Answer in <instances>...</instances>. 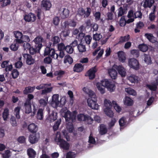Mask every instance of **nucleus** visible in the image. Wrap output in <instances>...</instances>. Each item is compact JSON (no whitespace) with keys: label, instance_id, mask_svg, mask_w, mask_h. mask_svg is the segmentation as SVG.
Segmentation results:
<instances>
[{"label":"nucleus","instance_id":"c9c22d12","mask_svg":"<svg viewBox=\"0 0 158 158\" xmlns=\"http://www.w3.org/2000/svg\"><path fill=\"white\" fill-rule=\"evenodd\" d=\"M105 114L108 116L112 118L114 116V113L111 108H105L104 110Z\"/></svg>","mask_w":158,"mask_h":158},{"label":"nucleus","instance_id":"bf43d9fd","mask_svg":"<svg viewBox=\"0 0 158 158\" xmlns=\"http://www.w3.org/2000/svg\"><path fill=\"white\" fill-rule=\"evenodd\" d=\"M57 48L58 50L60 51H64L65 50V47L63 43L58 44L57 45Z\"/></svg>","mask_w":158,"mask_h":158},{"label":"nucleus","instance_id":"6ab92c4d","mask_svg":"<svg viewBox=\"0 0 158 158\" xmlns=\"http://www.w3.org/2000/svg\"><path fill=\"white\" fill-rule=\"evenodd\" d=\"M41 6L46 10H48L52 6L51 3L49 0H43Z\"/></svg>","mask_w":158,"mask_h":158},{"label":"nucleus","instance_id":"2eb2a0df","mask_svg":"<svg viewBox=\"0 0 158 158\" xmlns=\"http://www.w3.org/2000/svg\"><path fill=\"white\" fill-rule=\"evenodd\" d=\"M59 13L61 18L62 19H64L69 17V11L68 9L63 8L60 9Z\"/></svg>","mask_w":158,"mask_h":158},{"label":"nucleus","instance_id":"37998d69","mask_svg":"<svg viewBox=\"0 0 158 158\" xmlns=\"http://www.w3.org/2000/svg\"><path fill=\"white\" fill-rule=\"evenodd\" d=\"M61 122V118H59L55 122V123L53 127V129L54 131H55L57 130Z\"/></svg>","mask_w":158,"mask_h":158},{"label":"nucleus","instance_id":"4468645a","mask_svg":"<svg viewBox=\"0 0 158 158\" xmlns=\"http://www.w3.org/2000/svg\"><path fill=\"white\" fill-rule=\"evenodd\" d=\"M114 68H115L118 72L119 74L122 77H124L126 75V72L125 69L121 65L118 66L117 65H114Z\"/></svg>","mask_w":158,"mask_h":158},{"label":"nucleus","instance_id":"f3484780","mask_svg":"<svg viewBox=\"0 0 158 158\" xmlns=\"http://www.w3.org/2000/svg\"><path fill=\"white\" fill-rule=\"evenodd\" d=\"M115 68H114V65L112 68L108 70V73L111 77L113 79H115L117 75V72L115 69Z\"/></svg>","mask_w":158,"mask_h":158},{"label":"nucleus","instance_id":"49530a36","mask_svg":"<svg viewBox=\"0 0 158 158\" xmlns=\"http://www.w3.org/2000/svg\"><path fill=\"white\" fill-rule=\"evenodd\" d=\"M73 62V60L72 57L69 56H66L64 57V63H68L69 64H71Z\"/></svg>","mask_w":158,"mask_h":158},{"label":"nucleus","instance_id":"a211bd4d","mask_svg":"<svg viewBox=\"0 0 158 158\" xmlns=\"http://www.w3.org/2000/svg\"><path fill=\"white\" fill-rule=\"evenodd\" d=\"M47 85L45 86L44 89L42 90L41 94L43 95L46 94H47L50 93L52 89V87H49L51 86V84H46Z\"/></svg>","mask_w":158,"mask_h":158},{"label":"nucleus","instance_id":"423d86ee","mask_svg":"<svg viewBox=\"0 0 158 158\" xmlns=\"http://www.w3.org/2000/svg\"><path fill=\"white\" fill-rule=\"evenodd\" d=\"M97 98H88L87 100L88 105L90 107L93 109L98 110L99 106L97 103Z\"/></svg>","mask_w":158,"mask_h":158},{"label":"nucleus","instance_id":"4be33fe9","mask_svg":"<svg viewBox=\"0 0 158 158\" xmlns=\"http://www.w3.org/2000/svg\"><path fill=\"white\" fill-rule=\"evenodd\" d=\"M27 153L29 158H35L36 155V152L32 148H30L27 149Z\"/></svg>","mask_w":158,"mask_h":158},{"label":"nucleus","instance_id":"9b49d317","mask_svg":"<svg viewBox=\"0 0 158 158\" xmlns=\"http://www.w3.org/2000/svg\"><path fill=\"white\" fill-rule=\"evenodd\" d=\"M24 19L26 22H32L36 19V17L35 14L31 12L25 15Z\"/></svg>","mask_w":158,"mask_h":158},{"label":"nucleus","instance_id":"473e14b6","mask_svg":"<svg viewBox=\"0 0 158 158\" xmlns=\"http://www.w3.org/2000/svg\"><path fill=\"white\" fill-rule=\"evenodd\" d=\"M83 67L81 64H76L73 70L75 72H81L83 69Z\"/></svg>","mask_w":158,"mask_h":158},{"label":"nucleus","instance_id":"5fc2aeb1","mask_svg":"<svg viewBox=\"0 0 158 158\" xmlns=\"http://www.w3.org/2000/svg\"><path fill=\"white\" fill-rule=\"evenodd\" d=\"M86 9V10H84L85 15H84V17L85 18H87L89 16L91 11V9L90 7H87Z\"/></svg>","mask_w":158,"mask_h":158},{"label":"nucleus","instance_id":"de8ad7c7","mask_svg":"<svg viewBox=\"0 0 158 158\" xmlns=\"http://www.w3.org/2000/svg\"><path fill=\"white\" fill-rule=\"evenodd\" d=\"M139 48L141 51L143 52H145L148 50V47L147 45L142 44L139 45Z\"/></svg>","mask_w":158,"mask_h":158},{"label":"nucleus","instance_id":"1a4fd4ad","mask_svg":"<svg viewBox=\"0 0 158 158\" xmlns=\"http://www.w3.org/2000/svg\"><path fill=\"white\" fill-rule=\"evenodd\" d=\"M23 57L26 60V64L29 65H31L34 64L35 59H33L31 55L27 53L23 54Z\"/></svg>","mask_w":158,"mask_h":158},{"label":"nucleus","instance_id":"5701e85b","mask_svg":"<svg viewBox=\"0 0 158 158\" xmlns=\"http://www.w3.org/2000/svg\"><path fill=\"white\" fill-rule=\"evenodd\" d=\"M44 109L39 108L36 114L37 118L39 120H41L43 119Z\"/></svg>","mask_w":158,"mask_h":158},{"label":"nucleus","instance_id":"603ef678","mask_svg":"<svg viewBox=\"0 0 158 158\" xmlns=\"http://www.w3.org/2000/svg\"><path fill=\"white\" fill-rule=\"evenodd\" d=\"M104 106L106 107L105 108H110L112 107V103L110 101L107 99H105L104 101Z\"/></svg>","mask_w":158,"mask_h":158},{"label":"nucleus","instance_id":"7c9ffc66","mask_svg":"<svg viewBox=\"0 0 158 158\" xmlns=\"http://www.w3.org/2000/svg\"><path fill=\"white\" fill-rule=\"evenodd\" d=\"M118 54L119 61L122 62H124L126 60L124 52L122 51H119L118 52Z\"/></svg>","mask_w":158,"mask_h":158},{"label":"nucleus","instance_id":"c756f323","mask_svg":"<svg viewBox=\"0 0 158 158\" xmlns=\"http://www.w3.org/2000/svg\"><path fill=\"white\" fill-rule=\"evenodd\" d=\"M57 118V113L52 111L49 115L48 120L50 122H52L56 120Z\"/></svg>","mask_w":158,"mask_h":158},{"label":"nucleus","instance_id":"0eeeda50","mask_svg":"<svg viewBox=\"0 0 158 158\" xmlns=\"http://www.w3.org/2000/svg\"><path fill=\"white\" fill-rule=\"evenodd\" d=\"M128 65L131 68L137 70L139 68V63L135 58H131L128 60Z\"/></svg>","mask_w":158,"mask_h":158},{"label":"nucleus","instance_id":"72a5a7b5","mask_svg":"<svg viewBox=\"0 0 158 158\" xmlns=\"http://www.w3.org/2000/svg\"><path fill=\"white\" fill-rule=\"evenodd\" d=\"M77 48L78 51L82 53L86 51L85 45L83 44L81 42L78 45Z\"/></svg>","mask_w":158,"mask_h":158},{"label":"nucleus","instance_id":"052dcab7","mask_svg":"<svg viewBox=\"0 0 158 158\" xmlns=\"http://www.w3.org/2000/svg\"><path fill=\"white\" fill-rule=\"evenodd\" d=\"M76 156V153L74 152H69L66 155V158H75Z\"/></svg>","mask_w":158,"mask_h":158},{"label":"nucleus","instance_id":"6e6d98bb","mask_svg":"<svg viewBox=\"0 0 158 158\" xmlns=\"http://www.w3.org/2000/svg\"><path fill=\"white\" fill-rule=\"evenodd\" d=\"M19 44V43L16 42L15 43L12 44L10 47V49L14 51H16L18 48Z\"/></svg>","mask_w":158,"mask_h":158},{"label":"nucleus","instance_id":"a18cd8bd","mask_svg":"<svg viewBox=\"0 0 158 158\" xmlns=\"http://www.w3.org/2000/svg\"><path fill=\"white\" fill-rule=\"evenodd\" d=\"M21 110V107L19 106H17L15 107L14 109V113L17 119H19L20 118L19 112Z\"/></svg>","mask_w":158,"mask_h":158},{"label":"nucleus","instance_id":"58836bf2","mask_svg":"<svg viewBox=\"0 0 158 158\" xmlns=\"http://www.w3.org/2000/svg\"><path fill=\"white\" fill-rule=\"evenodd\" d=\"M39 103L41 106L43 107H45L48 103V99H44L41 98L39 100Z\"/></svg>","mask_w":158,"mask_h":158},{"label":"nucleus","instance_id":"e2e57ef3","mask_svg":"<svg viewBox=\"0 0 158 158\" xmlns=\"http://www.w3.org/2000/svg\"><path fill=\"white\" fill-rule=\"evenodd\" d=\"M10 123L13 127H16L17 126L16 119L14 116L11 117L10 119Z\"/></svg>","mask_w":158,"mask_h":158},{"label":"nucleus","instance_id":"aec40b11","mask_svg":"<svg viewBox=\"0 0 158 158\" xmlns=\"http://www.w3.org/2000/svg\"><path fill=\"white\" fill-rule=\"evenodd\" d=\"M31 103H30L28 102H25L24 103L23 106L25 109V112L26 114H28L31 112Z\"/></svg>","mask_w":158,"mask_h":158},{"label":"nucleus","instance_id":"20e7f679","mask_svg":"<svg viewBox=\"0 0 158 158\" xmlns=\"http://www.w3.org/2000/svg\"><path fill=\"white\" fill-rule=\"evenodd\" d=\"M102 84L103 86H105L110 92L114 91L115 88L114 83L107 79L102 80Z\"/></svg>","mask_w":158,"mask_h":158},{"label":"nucleus","instance_id":"13d9d810","mask_svg":"<svg viewBox=\"0 0 158 158\" xmlns=\"http://www.w3.org/2000/svg\"><path fill=\"white\" fill-rule=\"evenodd\" d=\"M11 74L13 78L15 79L18 77L19 72L17 69H14L12 71Z\"/></svg>","mask_w":158,"mask_h":158},{"label":"nucleus","instance_id":"774afa93","mask_svg":"<svg viewBox=\"0 0 158 158\" xmlns=\"http://www.w3.org/2000/svg\"><path fill=\"white\" fill-rule=\"evenodd\" d=\"M92 38L89 35H87L85 37V40L86 44H89L91 41Z\"/></svg>","mask_w":158,"mask_h":158},{"label":"nucleus","instance_id":"dca6fc26","mask_svg":"<svg viewBox=\"0 0 158 158\" xmlns=\"http://www.w3.org/2000/svg\"><path fill=\"white\" fill-rule=\"evenodd\" d=\"M154 2V0H143L142 4L145 8L148 7L151 8Z\"/></svg>","mask_w":158,"mask_h":158},{"label":"nucleus","instance_id":"09e8293b","mask_svg":"<svg viewBox=\"0 0 158 158\" xmlns=\"http://www.w3.org/2000/svg\"><path fill=\"white\" fill-rule=\"evenodd\" d=\"M87 115L83 114H80L77 116L78 120L79 121H86Z\"/></svg>","mask_w":158,"mask_h":158},{"label":"nucleus","instance_id":"9d476101","mask_svg":"<svg viewBox=\"0 0 158 158\" xmlns=\"http://www.w3.org/2000/svg\"><path fill=\"white\" fill-rule=\"evenodd\" d=\"M76 25V22L73 20L66 21L61 24V26L62 29L68 28L69 26L75 27Z\"/></svg>","mask_w":158,"mask_h":158},{"label":"nucleus","instance_id":"b1692460","mask_svg":"<svg viewBox=\"0 0 158 158\" xmlns=\"http://www.w3.org/2000/svg\"><path fill=\"white\" fill-rule=\"evenodd\" d=\"M28 129L31 132L35 133L38 130L37 126L33 123L30 124L28 126Z\"/></svg>","mask_w":158,"mask_h":158},{"label":"nucleus","instance_id":"39448f33","mask_svg":"<svg viewBox=\"0 0 158 158\" xmlns=\"http://www.w3.org/2000/svg\"><path fill=\"white\" fill-rule=\"evenodd\" d=\"M44 55V56L49 55L55 59H57L59 56L58 54L55 53L54 49L49 47H46L45 48Z\"/></svg>","mask_w":158,"mask_h":158},{"label":"nucleus","instance_id":"f704fd0d","mask_svg":"<svg viewBox=\"0 0 158 158\" xmlns=\"http://www.w3.org/2000/svg\"><path fill=\"white\" fill-rule=\"evenodd\" d=\"M102 81H101V83L99 82L97 83V86L98 90L100 91L102 94H104L105 92V89L104 88L105 86H103L102 84Z\"/></svg>","mask_w":158,"mask_h":158},{"label":"nucleus","instance_id":"8fccbe9b","mask_svg":"<svg viewBox=\"0 0 158 158\" xmlns=\"http://www.w3.org/2000/svg\"><path fill=\"white\" fill-rule=\"evenodd\" d=\"M67 53L71 54L73 53L74 49L70 45H68L65 47V50Z\"/></svg>","mask_w":158,"mask_h":158},{"label":"nucleus","instance_id":"393cba45","mask_svg":"<svg viewBox=\"0 0 158 158\" xmlns=\"http://www.w3.org/2000/svg\"><path fill=\"white\" fill-rule=\"evenodd\" d=\"M29 37L27 35H23L21 40H18L17 42L20 44L24 43H27L30 41Z\"/></svg>","mask_w":158,"mask_h":158},{"label":"nucleus","instance_id":"6e6552de","mask_svg":"<svg viewBox=\"0 0 158 158\" xmlns=\"http://www.w3.org/2000/svg\"><path fill=\"white\" fill-rule=\"evenodd\" d=\"M40 138V134L35 133L30 135L28 140L31 144H34L38 141Z\"/></svg>","mask_w":158,"mask_h":158},{"label":"nucleus","instance_id":"a19ab883","mask_svg":"<svg viewBox=\"0 0 158 158\" xmlns=\"http://www.w3.org/2000/svg\"><path fill=\"white\" fill-rule=\"evenodd\" d=\"M125 91L129 94L135 96L136 94V92L132 89L130 88H126Z\"/></svg>","mask_w":158,"mask_h":158},{"label":"nucleus","instance_id":"4c0bfd02","mask_svg":"<svg viewBox=\"0 0 158 158\" xmlns=\"http://www.w3.org/2000/svg\"><path fill=\"white\" fill-rule=\"evenodd\" d=\"M107 132V129L106 126L104 124H101L100 126V133L101 135H104Z\"/></svg>","mask_w":158,"mask_h":158},{"label":"nucleus","instance_id":"412c9836","mask_svg":"<svg viewBox=\"0 0 158 158\" xmlns=\"http://www.w3.org/2000/svg\"><path fill=\"white\" fill-rule=\"evenodd\" d=\"M83 90L89 95V98L93 99L94 98H97L94 93L92 90L88 89H86L85 87L83 88Z\"/></svg>","mask_w":158,"mask_h":158},{"label":"nucleus","instance_id":"7ed1b4c3","mask_svg":"<svg viewBox=\"0 0 158 158\" xmlns=\"http://www.w3.org/2000/svg\"><path fill=\"white\" fill-rule=\"evenodd\" d=\"M55 140L61 148L64 150L69 149L70 146L69 143L61 138L60 132L56 133Z\"/></svg>","mask_w":158,"mask_h":158},{"label":"nucleus","instance_id":"c85d7f7f","mask_svg":"<svg viewBox=\"0 0 158 158\" xmlns=\"http://www.w3.org/2000/svg\"><path fill=\"white\" fill-rule=\"evenodd\" d=\"M124 104L127 106H132L133 103V101L129 97L126 96L123 100Z\"/></svg>","mask_w":158,"mask_h":158},{"label":"nucleus","instance_id":"a878e982","mask_svg":"<svg viewBox=\"0 0 158 158\" xmlns=\"http://www.w3.org/2000/svg\"><path fill=\"white\" fill-rule=\"evenodd\" d=\"M35 89V86H28L25 87L23 91V94H27L28 93L33 92Z\"/></svg>","mask_w":158,"mask_h":158},{"label":"nucleus","instance_id":"4d7b16f0","mask_svg":"<svg viewBox=\"0 0 158 158\" xmlns=\"http://www.w3.org/2000/svg\"><path fill=\"white\" fill-rule=\"evenodd\" d=\"M145 63L148 64H151L152 63V61L150 56L148 55H145L144 59Z\"/></svg>","mask_w":158,"mask_h":158},{"label":"nucleus","instance_id":"e433bc0d","mask_svg":"<svg viewBox=\"0 0 158 158\" xmlns=\"http://www.w3.org/2000/svg\"><path fill=\"white\" fill-rule=\"evenodd\" d=\"M14 35L16 39L15 40L16 42L18 43V40H21L23 35L22 33L19 31H15L14 33Z\"/></svg>","mask_w":158,"mask_h":158},{"label":"nucleus","instance_id":"cd10ccee","mask_svg":"<svg viewBox=\"0 0 158 158\" xmlns=\"http://www.w3.org/2000/svg\"><path fill=\"white\" fill-rule=\"evenodd\" d=\"M60 40V38L58 36H54L52 37L51 41L54 46L57 45Z\"/></svg>","mask_w":158,"mask_h":158},{"label":"nucleus","instance_id":"c03bdc74","mask_svg":"<svg viewBox=\"0 0 158 158\" xmlns=\"http://www.w3.org/2000/svg\"><path fill=\"white\" fill-rule=\"evenodd\" d=\"M130 39V36L128 35L127 36H121L119 38L118 43L119 44L125 42L129 40Z\"/></svg>","mask_w":158,"mask_h":158},{"label":"nucleus","instance_id":"f03ea898","mask_svg":"<svg viewBox=\"0 0 158 158\" xmlns=\"http://www.w3.org/2000/svg\"><path fill=\"white\" fill-rule=\"evenodd\" d=\"M61 111L62 112V114L65 118L66 121L69 122V123H70V124H71L72 122L75 121L77 114L76 111H74L72 113L68 110L64 112V110L63 109Z\"/></svg>","mask_w":158,"mask_h":158},{"label":"nucleus","instance_id":"864d4df0","mask_svg":"<svg viewBox=\"0 0 158 158\" xmlns=\"http://www.w3.org/2000/svg\"><path fill=\"white\" fill-rule=\"evenodd\" d=\"M102 37V36L100 33L94 34L93 35V39L96 41L99 40Z\"/></svg>","mask_w":158,"mask_h":158},{"label":"nucleus","instance_id":"bb28decb","mask_svg":"<svg viewBox=\"0 0 158 158\" xmlns=\"http://www.w3.org/2000/svg\"><path fill=\"white\" fill-rule=\"evenodd\" d=\"M145 36L152 43H154L156 41V38L152 34L146 33L145 34Z\"/></svg>","mask_w":158,"mask_h":158},{"label":"nucleus","instance_id":"680f3d73","mask_svg":"<svg viewBox=\"0 0 158 158\" xmlns=\"http://www.w3.org/2000/svg\"><path fill=\"white\" fill-rule=\"evenodd\" d=\"M66 103L65 98L64 97L61 98L60 100H59V107H62Z\"/></svg>","mask_w":158,"mask_h":158},{"label":"nucleus","instance_id":"ddd939ff","mask_svg":"<svg viewBox=\"0 0 158 158\" xmlns=\"http://www.w3.org/2000/svg\"><path fill=\"white\" fill-rule=\"evenodd\" d=\"M97 69L96 66L90 69L85 74L86 76L89 77L90 79H93L95 77V73L97 72Z\"/></svg>","mask_w":158,"mask_h":158},{"label":"nucleus","instance_id":"2f4dec72","mask_svg":"<svg viewBox=\"0 0 158 158\" xmlns=\"http://www.w3.org/2000/svg\"><path fill=\"white\" fill-rule=\"evenodd\" d=\"M117 11L118 17H122V16L126 13V10L122 7H120L117 10Z\"/></svg>","mask_w":158,"mask_h":158},{"label":"nucleus","instance_id":"3c124183","mask_svg":"<svg viewBox=\"0 0 158 158\" xmlns=\"http://www.w3.org/2000/svg\"><path fill=\"white\" fill-rule=\"evenodd\" d=\"M131 53L135 58L138 57L139 56V51L138 50H132L131 51Z\"/></svg>","mask_w":158,"mask_h":158},{"label":"nucleus","instance_id":"f8f14e48","mask_svg":"<svg viewBox=\"0 0 158 158\" xmlns=\"http://www.w3.org/2000/svg\"><path fill=\"white\" fill-rule=\"evenodd\" d=\"M59 97L58 94H54L52 96L51 104L53 107L56 108L59 106Z\"/></svg>","mask_w":158,"mask_h":158},{"label":"nucleus","instance_id":"338daca9","mask_svg":"<svg viewBox=\"0 0 158 158\" xmlns=\"http://www.w3.org/2000/svg\"><path fill=\"white\" fill-rule=\"evenodd\" d=\"M126 24L125 17L122 16L119 20V25L121 27H123Z\"/></svg>","mask_w":158,"mask_h":158},{"label":"nucleus","instance_id":"79ce46f5","mask_svg":"<svg viewBox=\"0 0 158 158\" xmlns=\"http://www.w3.org/2000/svg\"><path fill=\"white\" fill-rule=\"evenodd\" d=\"M9 114V110L8 109H5L2 113V117L4 121L7 120Z\"/></svg>","mask_w":158,"mask_h":158},{"label":"nucleus","instance_id":"ea45409f","mask_svg":"<svg viewBox=\"0 0 158 158\" xmlns=\"http://www.w3.org/2000/svg\"><path fill=\"white\" fill-rule=\"evenodd\" d=\"M128 78L129 81L132 83L137 82L138 81V77L134 75H132L129 77Z\"/></svg>","mask_w":158,"mask_h":158},{"label":"nucleus","instance_id":"0e129e2a","mask_svg":"<svg viewBox=\"0 0 158 158\" xmlns=\"http://www.w3.org/2000/svg\"><path fill=\"white\" fill-rule=\"evenodd\" d=\"M11 152L9 150H6L4 153L2 154L3 158H9L11 156Z\"/></svg>","mask_w":158,"mask_h":158},{"label":"nucleus","instance_id":"69168bd1","mask_svg":"<svg viewBox=\"0 0 158 158\" xmlns=\"http://www.w3.org/2000/svg\"><path fill=\"white\" fill-rule=\"evenodd\" d=\"M44 62L45 64H49L51 63L52 59L50 56H48L44 59Z\"/></svg>","mask_w":158,"mask_h":158},{"label":"nucleus","instance_id":"f257e3e1","mask_svg":"<svg viewBox=\"0 0 158 158\" xmlns=\"http://www.w3.org/2000/svg\"><path fill=\"white\" fill-rule=\"evenodd\" d=\"M43 39L41 36L36 37L33 40L35 43L34 47H30L29 50L30 53L34 55L36 52H39L43 46L42 44Z\"/></svg>","mask_w":158,"mask_h":158}]
</instances>
